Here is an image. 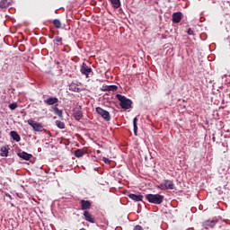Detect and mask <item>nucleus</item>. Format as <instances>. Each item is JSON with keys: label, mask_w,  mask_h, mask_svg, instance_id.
Returning <instances> with one entry per match:
<instances>
[{"label": "nucleus", "mask_w": 230, "mask_h": 230, "mask_svg": "<svg viewBox=\"0 0 230 230\" xmlns=\"http://www.w3.org/2000/svg\"><path fill=\"white\" fill-rule=\"evenodd\" d=\"M146 199L147 201H149L150 204H163V201L164 200V196L161 194H146Z\"/></svg>", "instance_id": "f257e3e1"}, {"label": "nucleus", "mask_w": 230, "mask_h": 230, "mask_svg": "<svg viewBox=\"0 0 230 230\" xmlns=\"http://www.w3.org/2000/svg\"><path fill=\"white\" fill-rule=\"evenodd\" d=\"M116 98L120 102L119 105L121 109H125L127 111L132 107V102L127 97L119 93L116 95Z\"/></svg>", "instance_id": "f03ea898"}, {"label": "nucleus", "mask_w": 230, "mask_h": 230, "mask_svg": "<svg viewBox=\"0 0 230 230\" xmlns=\"http://www.w3.org/2000/svg\"><path fill=\"white\" fill-rule=\"evenodd\" d=\"M156 188L158 190H173L175 185L173 184V181L170 180H164L160 185H157Z\"/></svg>", "instance_id": "7ed1b4c3"}, {"label": "nucleus", "mask_w": 230, "mask_h": 230, "mask_svg": "<svg viewBox=\"0 0 230 230\" xmlns=\"http://www.w3.org/2000/svg\"><path fill=\"white\" fill-rule=\"evenodd\" d=\"M27 123H28V125L32 127V128L35 132H42V130H44V127L42 126V124L36 122L33 119H28Z\"/></svg>", "instance_id": "20e7f679"}, {"label": "nucleus", "mask_w": 230, "mask_h": 230, "mask_svg": "<svg viewBox=\"0 0 230 230\" xmlns=\"http://www.w3.org/2000/svg\"><path fill=\"white\" fill-rule=\"evenodd\" d=\"M95 111L105 121H111V113H109V111L102 109L101 107H97Z\"/></svg>", "instance_id": "39448f33"}, {"label": "nucleus", "mask_w": 230, "mask_h": 230, "mask_svg": "<svg viewBox=\"0 0 230 230\" xmlns=\"http://www.w3.org/2000/svg\"><path fill=\"white\" fill-rule=\"evenodd\" d=\"M81 73L82 75H84L86 78H89V75L93 73V69L91 67H88V66L85 63H83L81 66Z\"/></svg>", "instance_id": "423d86ee"}, {"label": "nucleus", "mask_w": 230, "mask_h": 230, "mask_svg": "<svg viewBox=\"0 0 230 230\" xmlns=\"http://www.w3.org/2000/svg\"><path fill=\"white\" fill-rule=\"evenodd\" d=\"M217 226V220H207L203 223L205 229H211Z\"/></svg>", "instance_id": "0eeeda50"}, {"label": "nucleus", "mask_w": 230, "mask_h": 230, "mask_svg": "<svg viewBox=\"0 0 230 230\" xmlns=\"http://www.w3.org/2000/svg\"><path fill=\"white\" fill-rule=\"evenodd\" d=\"M128 197L131 199V200H134L135 202H141L143 200V195L141 194H128Z\"/></svg>", "instance_id": "6e6552de"}, {"label": "nucleus", "mask_w": 230, "mask_h": 230, "mask_svg": "<svg viewBox=\"0 0 230 230\" xmlns=\"http://www.w3.org/2000/svg\"><path fill=\"white\" fill-rule=\"evenodd\" d=\"M81 209L83 211H87V209H91V201L89 200H81Z\"/></svg>", "instance_id": "1a4fd4ad"}, {"label": "nucleus", "mask_w": 230, "mask_h": 230, "mask_svg": "<svg viewBox=\"0 0 230 230\" xmlns=\"http://www.w3.org/2000/svg\"><path fill=\"white\" fill-rule=\"evenodd\" d=\"M182 19V13L178 12L172 14V22L179 23Z\"/></svg>", "instance_id": "9d476101"}, {"label": "nucleus", "mask_w": 230, "mask_h": 230, "mask_svg": "<svg viewBox=\"0 0 230 230\" xmlns=\"http://www.w3.org/2000/svg\"><path fill=\"white\" fill-rule=\"evenodd\" d=\"M84 217L86 222H90V224H94L95 222L94 217H93V216L91 215V213H89V211L84 210Z\"/></svg>", "instance_id": "9b49d317"}, {"label": "nucleus", "mask_w": 230, "mask_h": 230, "mask_svg": "<svg viewBox=\"0 0 230 230\" xmlns=\"http://www.w3.org/2000/svg\"><path fill=\"white\" fill-rule=\"evenodd\" d=\"M58 102V98L57 97H49L44 101V103L47 105H55Z\"/></svg>", "instance_id": "f8f14e48"}, {"label": "nucleus", "mask_w": 230, "mask_h": 230, "mask_svg": "<svg viewBox=\"0 0 230 230\" xmlns=\"http://www.w3.org/2000/svg\"><path fill=\"white\" fill-rule=\"evenodd\" d=\"M74 118L77 121H80V119H82V118H84V114L82 113V111H80L79 109L74 110Z\"/></svg>", "instance_id": "ddd939ff"}, {"label": "nucleus", "mask_w": 230, "mask_h": 230, "mask_svg": "<svg viewBox=\"0 0 230 230\" xmlns=\"http://www.w3.org/2000/svg\"><path fill=\"white\" fill-rule=\"evenodd\" d=\"M19 157H21L22 159H24L25 161H30L31 157H33V155L26 153V152H22L18 154Z\"/></svg>", "instance_id": "4468645a"}, {"label": "nucleus", "mask_w": 230, "mask_h": 230, "mask_svg": "<svg viewBox=\"0 0 230 230\" xmlns=\"http://www.w3.org/2000/svg\"><path fill=\"white\" fill-rule=\"evenodd\" d=\"M10 136L13 139V141H16L17 143L21 141V136H19V134L16 131H11Z\"/></svg>", "instance_id": "2eb2a0df"}, {"label": "nucleus", "mask_w": 230, "mask_h": 230, "mask_svg": "<svg viewBox=\"0 0 230 230\" xmlns=\"http://www.w3.org/2000/svg\"><path fill=\"white\" fill-rule=\"evenodd\" d=\"M12 4V0H2L0 2V8H8Z\"/></svg>", "instance_id": "dca6fc26"}, {"label": "nucleus", "mask_w": 230, "mask_h": 230, "mask_svg": "<svg viewBox=\"0 0 230 230\" xmlns=\"http://www.w3.org/2000/svg\"><path fill=\"white\" fill-rule=\"evenodd\" d=\"M52 111H53L54 114L58 116L59 118H62V110L58 109V107L53 106Z\"/></svg>", "instance_id": "f3484780"}, {"label": "nucleus", "mask_w": 230, "mask_h": 230, "mask_svg": "<svg viewBox=\"0 0 230 230\" xmlns=\"http://www.w3.org/2000/svg\"><path fill=\"white\" fill-rule=\"evenodd\" d=\"M52 23L54 24V27H55L57 30H60V28H62V22H61L60 20H58V19L53 20Z\"/></svg>", "instance_id": "a211bd4d"}, {"label": "nucleus", "mask_w": 230, "mask_h": 230, "mask_svg": "<svg viewBox=\"0 0 230 230\" xmlns=\"http://www.w3.org/2000/svg\"><path fill=\"white\" fill-rule=\"evenodd\" d=\"M70 91H73L74 93H80V88L78 87V84H71L69 86Z\"/></svg>", "instance_id": "6ab92c4d"}, {"label": "nucleus", "mask_w": 230, "mask_h": 230, "mask_svg": "<svg viewBox=\"0 0 230 230\" xmlns=\"http://www.w3.org/2000/svg\"><path fill=\"white\" fill-rule=\"evenodd\" d=\"M133 128L135 136H137V117L133 119Z\"/></svg>", "instance_id": "aec40b11"}, {"label": "nucleus", "mask_w": 230, "mask_h": 230, "mask_svg": "<svg viewBox=\"0 0 230 230\" xmlns=\"http://www.w3.org/2000/svg\"><path fill=\"white\" fill-rule=\"evenodd\" d=\"M0 155H2V157H8V149L5 146L1 147Z\"/></svg>", "instance_id": "412c9836"}, {"label": "nucleus", "mask_w": 230, "mask_h": 230, "mask_svg": "<svg viewBox=\"0 0 230 230\" xmlns=\"http://www.w3.org/2000/svg\"><path fill=\"white\" fill-rule=\"evenodd\" d=\"M113 8H119L121 6V2L119 0H110Z\"/></svg>", "instance_id": "4be33fe9"}, {"label": "nucleus", "mask_w": 230, "mask_h": 230, "mask_svg": "<svg viewBox=\"0 0 230 230\" xmlns=\"http://www.w3.org/2000/svg\"><path fill=\"white\" fill-rule=\"evenodd\" d=\"M53 43L56 44V46H62V37L57 36L54 39Z\"/></svg>", "instance_id": "5701e85b"}, {"label": "nucleus", "mask_w": 230, "mask_h": 230, "mask_svg": "<svg viewBox=\"0 0 230 230\" xmlns=\"http://www.w3.org/2000/svg\"><path fill=\"white\" fill-rule=\"evenodd\" d=\"M84 154L85 152H84V149H77L76 151H75V157H83Z\"/></svg>", "instance_id": "b1692460"}, {"label": "nucleus", "mask_w": 230, "mask_h": 230, "mask_svg": "<svg viewBox=\"0 0 230 230\" xmlns=\"http://www.w3.org/2000/svg\"><path fill=\"white\" fill-rule=\"evenodd\" d=\"M56 125L58 128H66V124L60 120H56Z\"/></svg>", "instance_id": "393cba45"}, {"label": "nucleus", "mask_w": 230, "mask_h": 230, "mask_svg": "<svg viewBox=\"0 0 230 230\" xmlns=\"http://www.w3.org/2000/svg\"><path fill=\"white\" fill-rule=\"evenodd\" d=\"M18 105H17V102H13L9 105V109L11 111H15V109H17Z\"/></svg>", "instance_id": "a878e982"}, {"label": "nucleus", "mask_w": 230, "mask_h": 230, "mask_svg": "<svg viewBox=\"0 0 230 230\" xmlns=\"http://www.w3.org/2000/svg\"><path fill=\"white\" fill-rule=\"evenodd\" d=\"M108 91H118V86L117 85H110L108 86Z\"/></svg>", "instance_id": "bb28decb"}, {"label": "nucleus", "mask_w": 230, "mask_h": 230, "mask_svg": "<svg viewBox=\"0 0 230 230\" xmlns=\"http://www.w3.org/2000/svg\"><path fill=\"white\" fill-rule=\"evenodd\" d=\"M102 161H103V163H105V164H109L111 163V160H109V158H107V157H103Z\"/></svg>", "instance_id": "cd10ccee"}, {"label": "nucleus", "mask_w": 230, "mask_h": 230, "mask_svg": "<svg viewBox=\"0 0 230 230\" xmlns=\"http://www.w3.org/2000/svg\"><path fill=\"white\" fill-rule=\"evenodd\" d=\"M187 33H188V35H193L194 34L193 30H191V28L188 29Z\"/></svg>", "instance_id": "c85d7f7f"}, {"label": "nucleus", "mask_w": 230, "mask_h": 230, "mask_svg": "<svg viewBox=\"0 0 230 230\" xmlns=\"http://www.w3.org/2000/svg\"><path fill=\"white\" fill-rule=\"evenodd\" d=\"M134 230H144V229H143V226L137 225V226H136L134 227Z\"/></svg>", "instance_id": "c756f323"}, {"label": "nucleus", "mask_w": 230, "mask_h": 230, "mask_svg": "<svg viewBox=\"0 0 230 230\" xmlns=\"http://www.w3.org/2000/svg\"><path fill=\"white\" fill-rule=\"evenodd\" d=\"M6 197H9V199H12V196L10 194H6Z\"/></svg>", "instance_id": "7c9ffc66"}, {"label": "nucleus", "mask_w": 230, "mask_h": 230, "mask_svg": "<svg viewBox=\"0 0 230 230\" xmlns=\"http://www.w3.org/2000/svg\"><path fill=\"white\" fill-rule=\"evenodd\" d=\"M56 64L58 66V64H60V62H58V61H56Z\"/></svg>", "instance_id": "2f4dec72"}]
</instances>
